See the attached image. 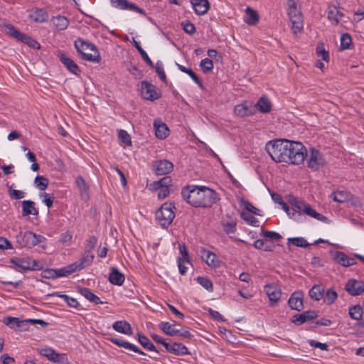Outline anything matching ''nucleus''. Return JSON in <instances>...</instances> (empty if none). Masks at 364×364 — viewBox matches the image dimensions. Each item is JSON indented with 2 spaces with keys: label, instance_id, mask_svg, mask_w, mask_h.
Returning <instances> with one entry per match:
<instances>
[{
  "label": "nucleus",
  "instance_id": "nucleus-59",
  "mask_svg": "<svg viewBox=\"0 0 364 364\" xmlns=\"http://www.w3.org/2000/svg\"><path fill=\"white\" fill-rule=\"evenodd\" d=\"M183 30L188 34L192 35L196 32V27L193 23L189 21H183L181 23Z\"/></svg>",
  "mask_w": 364,
  "mask_h": 364
},
{
  "label": "nucleus",
  "instance_id": "nucleus-49",
  "mask_svg": "<svg viewBox=\"0 0 364 364\" xmlns=\"http://www.w3.org/2000/svg\"><path fill=\"white\" fill-rule=\"evenodd\" d=\"M241 218L246 221L248 224L254 226V227H258L259 226V220L255 218L253 215L248 213L242 212L241 213Z\"/></svg>",
  "mask_w": 364,
  "mask_h": 364
},
{
  "label": "nucleus",
  "instance_id": "nucleus-54",
  "mask_svg": "<svg viewBox=\"0 0 364 364\" xmlns=\"http://www.w3.org/2000/svg\"><path fill=\"white\" fill-rule=\"evenodd\" d=\"M197 281L205 289H207L210 291H213V283L210 281V279H209L208 278L204 277H198Z\"/></svg>",
  "mask_w": 364,
  "mask_h": 364
},
{
  "label": "nucleus",
  "instance_id": "nucleus-14",
  "mask_svg": "<svg viewBox=\"0 0 364 364\" xmlns=\"http://www.w3.org/2000/svg\"><path fill=\"white\" fill-rule=\"evenodd\" d=\"M58 57L60 62L70 73L76 75H79L80 74L81 70L79 66L71 58H68L64 53H59Z\"/></svg>",
  "mask_w": 364,
  "mask_h": 364
},
{
  "label": "nucleus",
  "instance_id": "nucleus-16",
  "mask_svg": "<svg viewBox=\"0 0 364 364\" xmlns=\"http://www.w3.org/2000/svg\"><path fill=\"white\" fill-rule=\"evenodd\" d=\"M288 304L292 310L300 311L304 308L303 304V292L295 291L294 292L288 301Z\"/></svg>",
  "mask_w": 364,
  "mask_h": 364
},
{
  "label": "nucleus",
  "instance_id": "nucleus-40",
  "mask_svg": "<svg viewBox=\"0 0 364 364\" xmlns=\"http://www.w3.org/2000/svg\"><path fill=\"white\" fill-rule=\"evenodd\" d=\"M159 326L168 336H173L179 333V330L175 329L173 325L170 324L168 322H161Z\"/></svg>",
  "mask_w": 364,
  "mask_h": 364
},
{
  "label": "nucleus",
  "instance_id": "nucleus-27",
  "mask_svg": "<svg viewBox=\"0 0 364 364\" xmlns=\"http://www.w3.org/2000/svg\"><path fill=\"white\" fill-rule=\"evenodd\" d=\"M81 269H82L80 268V267H79V264L77 263V262H75L73 264L67 265L66 267H64L63 268L57 269L56 272H55L56 276L66 277L77 270Z\"/></svg>",
  "mask_w": 364,
  "mask_h": 364
},
{
  "label": "nucleus",
  "instance_id": "nucleus-26",
  "mask_svg": "<svg viewBox=\"0 0 364 364\" xmlns=\"http://www.w3.org/2000/svg\"><path fill=\"white\" fill-rule=\"evenodd\" d=\"M111 342L116 344L117 346L119 347H123L126 349H129L135 353H137L141 355H145V353L141 350L137 346L119 338H110Z\"/></svg>",
  "mask_w": 364,
  "mask_h": 364
},
{
  "label": "nucleus",
  "instance_id": "nucleus-9",
  "mask_svg": "<svg viewBox=\"0 0 364 364\" xmlns=\"http://www.w3.org/2000/svg\"><path fill=\"white\" fill-rule=\"evenodd\" d=\"M325 164L326 161L323 154L318 150L311 148L307 159V166L314 171H316L323 167Z\"/></svg>",
  "mask_w": 364,
  "mask_h": 364
},
{
  "label": "nucleus",
  "instance_id": "nucleus-23",
  "mask_svg": "<svg viewBox=\"0 0 364 364\" xmlns=\"http://www.w3.org/2000/svg\"><path fill=\"white\" fill-rule=\"evenodd\" d=\"M5 28L6 31V33L9 36L17 39L19 41L23 42L24 43H25V41H27V39L29 36H27V35L20 32L17 29H16V28L14 26H12L11 24L5 25Z\"/></svg>",
  "mask_w": 364,
  "mask_h": 364
},
{
  "label": "nucleus",
  "instance_id": "nucleus-55",
  "mask_svg": "<svg viewBox=\"0 0 364 364\" xmlns=\"http://www.w3.org/2000/svg\"><path fill=\"white\" fill-rule=\"evenodd\" d=\"M262 235L265 238H269L271 240L278 241L282 238V235L276 232L262 230Z\"/></svg>",
  "mask_w": 364,
  "mask_h": 364
},
{
  "label": "nucleus",
  "instance_id": "nucleus-28",
  "mask_svg": "<svg viewBox=\"0 0 364 364\" xmlns=\"http://www.w3.org/2000/svg\"><path fill=\"white\" fill-rule=\"evenodd\" d=\"M259 19V17L258 13L252 8L247 6L245 9V22L248 25L254 26L258 23Z\"/></svg>",
  "mask_w": 364,
  "mask_h": 364
},
{
  "label": "nucleus",
  "instance_id": "nucleus-45",
  "mask_svg": "<svg viewBox=\"0 0 364 364\" xmlns=\"http://www.w3.org/2000/svg\"><path fill=\"white\" fill-rule=\"evenodd\" d=\"M295 18L291 19V29L294 34L296 35L298 33L301 32L303 28V21L301 16H295Z\"/></svg>",
  "mask_w": 364,
  "mask_h": 364
},
{
  "label": "nucleus",
  "instance_id": "nucleus-30",
  "mask_svg": "<svg viewBox=\"0 0 364 364\" xmlns=\"http://www.w3.org/2000/svg\"><path fill=\"white\" fill-rule=\"evenodd\" d=\"M77 292L90 301L94 302L96 304H102V301L100 300V299L94 293H92L88 288L79 287H77Z\"/></svg>",
  "mask_w": 364,
  "mask_h": 364
},
{
  "label": "nucleus",
  "instance_id": "nucleus-42",
  "mask_svg": "<svg viewBox=\"0 0 364 364\" xmlns=\"http://www.w3.org/2000/svg\"><path fill=\"white\" fill-rule=\"evenodd\" d=\"M178 67L181 71L187 73L201 89L203 88V85L201 80L198 78L197 75L191 69L187 68L179 64H178Z\"/></svg>",
  "mask_w": 364,
  "mask_h": 364
},
{
  "label": "nucleus",
  "instance_id": "nucleus-4",
  "mask_svg": "<svg viewBox=\"0 0 364 364\" xmlns=\"http://www.w3.org/2000/svg\"><path fill=\"white\" fill-rule=\"evenodd\" d=\"M287 158L290 164H301L307 157V150L305 146L299 141H290Z\"/></svg>",
  "mask_w": 364,
  "mask_h": 364
},
{
  "label": "nucleus",
  "instance_id": "nucleus-51",
  "mask_svg": "<svg viewBox=\"0 0 364 364\" xmlns=\"http://www.w3.org/2000/svg\"><path fill=\"white\" fill-rule=\"evenodd\" d=\"M36 186L41 191H44L47 188L48 185V179L42 176H37L35 178Z\"/></svg>",
  "mask_w": 364,
  "mask_h": 364
},
{
  "label": "nucleus",
  "instance_id": "nucleus-8",
  "mask_svg": "<svg viewBox=\"0 0 364 364\" xmlns=\"http://www.w3.org/2000/svg\"><path fill=\"white\" fill-rule=\"evenodd\" d=\"M141 85V95L144 100L154 101L161 97V90L151 83L144 80Z\"/></svg>",
  "mask_w": 364,
  "mask_h": 364
},
{
  "label": "nucleus",
  "instance_id": "nucleus-7",
  "mask_svg": "<svg viewBox=\"0 0 364 364\" xmlns=\"http://www.w3.org/2000/svg\"><path fill=\"white\" fill-rule=\"evenodd\" d=\"M10 262L14 264V268L18 272H26L27 270L40 269L41 267L36 260L31 261L29 257H13Z\"/></svg>",
  "mask_w": 364,
  "mask_h": 364
},
{
  "label": "nucleus",
  "instance_id": "nucleus-41",
  "mask_svg": "<svg viewBox=\"0 0 364 364\" xmlns=\"http://www.w3.org/2000/svg\"><path fill=\"white\" fill-rule=\"evenodd\" d=\"M94 257L95 256L92 252H87V251H84L82 258L80 259V261L77 262V263L82 269L92 262Z\"/></svg>",
  "mask_w": 364,
  "mask_h": 364
},
{
  "label": "nucleus",
  "instance_id": "nucleus-47",
  "mask_svg": "<svg viewBox=\"0 0 364 364\" xmlns=\"http://www.w3.org/2000/svg\"><path fill=\"white\" fill-rule=\"evenodd\" d=\"M324 296V301L328 304L331 305L332 304L335 300L337 299L338 294L335 290L333 289H328L325 294Z\"/></svg>",
  "mask_w": 364,
  "mask_h": 364
},
{
  "label": "nucleus",
  "instance_id": "nucleus-29",
  "mask_svg": "<svg viewBox=\"0 0 364 364\" xmlns=\"http://www.w3.org/2000/svg\"><path fill=\"white\" fill-rule=\"evenodd\" d=\"M255 107L262 113H269L272 110V103L268 97L263 96L259 99Z\"/></svg>",
  "mask_w": 364,
  "mask_h": 364
},
{
  "label": "nucleus",
  "instance_id": "nucleus-39",
  "mask_svg": "<svg viewBox=\"0 0 364 364\" xmlns=\"http://www.w3.org/2000/svg\"><path fill=\"white\" fill-rule=\"evenodd\" d=\"M331 198L336 202L343 203L349 200V193L345 191H334L331 194Z\"/></svg>",
  "mask_w": 364,
  "mask_h": 364
},
{
  "label": "nucleus",
  "instance_id": "nucleus-33",
  "mask_svg": "<svg viewBox=\"0 0 364 364\" xmlns=\"http://www.w3.org/2000/svg\"><path fill=\"white\" fill-rule=\"evenodd\" d=\"M3 322L5 325L9 326L11 328L17 327L23 328V330H27V328L24 327V321L21 320L19 318L6 316L3 318Z\"/></svg>",
  "mask_w": 364,
  "mask_h": 364
},
{
  "label": "nucleus",
  "instance_id": "nucleus-2",
  "mask_svg": "<svg viewBox=\"0 0 364 364\" xmlns=\"http://www.w3.org/2000/svg\"><path fill=\"white\" fill-rule=\"evenodd\" d=\"M289 144V140L277 139L268 141L266 144L265 150L274 161L287 163L289 160L287 158Z\"/></svg>",
  "mask_w": 364,
  "mask_h": 364
},
{
  "label": "nucleus",
  "instance_id": "nucleus-56",
  "mask_svg": "<svg viewBox=\"0 0 364 364\" xmlns=\"http://www.w3.org/2000/svg\"><path fill=\"white\" fill-rule=\"evenodd\" d=\"M352 43L351 36L348 33H344L341 38V48L342 49H348Z\"/></svg>",
  "mask_w": 364,
  "mask_h": 364
},
{
  "label": "nucleus",
  "instance_id": "nucleus-5",
  "mask_svg": "<svg viewBox=\"0 0 364 364\" xmlns=\"http://www.w3.org/2000/svg\"><path fill=\"white\" fill-rule=\"evenodd\" d=\"M176 208L171 203H165L156 212V218L164 228H168L175 218Z\"/></svg>",
  "mask_w": 364,
  "mask_h": 364
},
{
  "label": "nucleus",
  "instance_id": "nucleus-35",
  "mask_svg": "<svg viewBox=\"0 0 364 364\" xmlns=\"http://www.w3.org/2000/svg\"><path fill=\"white\" fill-rule=\"evenodd\" d=\"M234 112L237 116L240 117L250 116V115L253 114V113H254L253 111L252 110V109L248 107L245 104H240V105H236L235 107Z\"/></svg>",
  "mask_w": 364,
  "mask_h": 364
},
{
  "label": "nucleus",
  "instance_id": "nucleus-18",
  "mask_svg": "<svg viewBox=\"0 0 364 364\" xmlns=\"http://www.w3.org/2000/svg\"><path fill=\"white\" fill-rule=\"evenodd\" d=\"M111 3L116 7L121 9H129L134 11L141 14L145 15V11L138 7L135 4L128 1L127 0H111Z\"/></svg>",
  "mask_w": 364,
  "mask_h": 364
},
{
  "label": "nucleus",
  "instance_id": "nucleus-15",
  "mask_svg": "<svg viewBox=\"0 0 364 364\" xmlns=\"http://www.w3.org/2000/svg\"><path fill=\"white\" fill-rule=\"evenodd\" d=\"M200 256L202 259L210 267L215 268L219 267L220 261L217 259L215 253L203 247L200 249Z\"/></svg>",
  "mask_w": 364,
  "mask_h": 364
},
{
  "label": "nucleus",
  "instance_id": "nucleus-11",
  "mask_svg": "<svg viewBox=\"0 0 364 364\" xmlns=\"http://www.w3.org/2000/svg\"><path fill=\"white\" fill-rule=\"evenodd\" d=\"M318 312L314 310L304 311L299 314H295L291 318V322L296 325H301L306 321H312L318 317Z\"/></svg>",
  "mask_w": 364,
  "mask_h": 364
},
{
  "label": "nucleus",
  "instance_id": "nucleus-31",
  "mask_svg": "<svg viewBox=\"0 0 364 364\" xmlns=\"http://www.w3.org/2000/svg\"><path fill=\"white\" fill-rule=\"evenodd\" d=\"M343 16V14L341 13L336 6H331L328 7V18L334 25H337Z\"/></svg>",
  "mask_w": 364,
  "mask_h": 364
},
{
  "label": "nucleus",
  "instance_id": "nucleus-34",
  "mask_svg": "<svg viewBox=\"0 0 364 364\" xmlns=\"http://www.w3.org/2000/svg\"><path fill=\"white\" fill-rule=\"evenodd\" d=\"M51 21L54 26L58 30H65L69 25V21L63 16L58 15L53 17Z\"/></svg>",
  "mask_w": 364,
  "mask_h": 364
},
{
  "label": "nucleus",
  "instance_id": "nucleus-13",
  "mask_svg": "<svg viewBox=\"0 0 364 364\" xmlns=\"http://www.w3.org/2000/svg\"><path fill=\"white\" fill-rule=\"evenodd\" d=\"M173 168V164L166 159L155 161L154 170L156 175H166L172 171Z\"/></svg>",
  "mask_w": 364,
  "mask_h": 364
},
{
  "label": "nucleus",
  "instance_id": "nucleus-57",
  "mask_svg": "<svg viewBox=\"0 0 364 364\" xmlns=\"http://www.w3.org/2000/svg\"><path fill=\"white\" fill-rule=\"evenodd\" d=\"M200 67L205 73L211 71L213 69V60L210 58L203 59L200 62Z\"/></svg>",
  "mask_w": 364,
  "mask_h": 364
},
{
  "label": "nucleus",
  "instance_id": "nucleus-10",
  "mask_svg": "<svg viewBox=\"0 0 364 364\" xmlns=\"http://www.w3.org/2000/svg\"><path fill=\"white\" fill-rule=\"evenodd\" d=\"M345 289L351 296L360 295L364 292V282L360 280L350 279L347 282Z\"/></svg>",
  "mask_w": 364,
  "mask_h": 364
},
{
  "label": "nucleus",
  "instance_id": "nucleus-46",
  "mask_svg": "<svg viewBox=\"0 0 364 364\" xmlns=\"http://www.w3.org/2000/svg\"><path fill=\"white\" fill-rule=\"evenodd\" d=\"M52 295L60 298H63L68 304V305L70 307L77 308L79 306V303L75 299L71 298L66 294H61L58 292H55L52 294Z\"/></svg>",
  "mask_w": 364,
  "mask_h": 364
},
{
  "label": "nucleus",
  "instance_id": "nucleus-22",
  "mask_svg": "<svg viewBox=\"0 0 364 364\" xmlns=\"http://www.w3.org/2000/svg\"><path fill=\"white\" fill-rule=\"evenodd\" d=\"M124 275L117 267H112L109 275V281L112 284L121 286L124 282Z\"/></svg>",
  "mask_w": 364,
  "mask_h": 364
},
{
  "label": "nucleus",
  "instance_id": "nucleus-58",
  "mask_svg": "<svg viewBox=\"0 0 364 364\" xmlns=\"http://www.w3.org/2000/svg\"><path fill=\"white\" fill-rule=\"evenodd\" d=\"M97 239L95 236L92 235L90 236L87 240L86 244L85 247V251H87V252H92L94 248L96 246Z\"/></svg>",
  "mask_w": 364,
  "mask_h": 364
},
{
  "label": "nucleus",
  "instance_id": "nucleus-43",
  "mask_svg": "<svg viewBox=\"0 0 364 364\" xmlns=\"http://www.w3.org/2000/svg\"><path fill=\"white\" fill-rule=\"evenodd\" d=\"M133 44L134 47L136 48V50L140 53L141 58L143 60L152 68H154V63L151 61V60L149 58L147 53L145 52V50L141 48V46L139 45V43L136 41L134 39L133 40Z\"/></svg>",
  "mask_w": 364,
  "mask_h": 364
},
{
  "label": "nucleus",
  "instance_id": "nucleus-32",
  "mask_svg": "<svg viewBox=\"0 0 364 364\" xmlns=\"http://www.w3.org/2000/svg\"><path fill=\"white\" fill-rule=\"evenodd\" d=\"M22 212L23 216L28 215H37L38 214V210L35 207L34 202L31 200H23L22 202Z\"/></svg>",
  "mask_w": 364,
  "mask_h": 364
},
{
  "label": "nucleus",
  "instance_id": "nucleus-60",
  "mask_svg": "<svg viewBox=\"0 0 364 364\" xmlns=\"http://www.w3.org/2000/svg\"><path fill=\"white\" fill-rule=\"evenodd\" d=\"M118 136L120 141L124 144L128 146L132 144L131 137L125 130H120L118 133Z\"/></svg>",
  "mask_w": 364,
  "mask_h": 364
},
{
  "label": "nucleus",
  "instance_id": "nucleus-24",
  "mask_svg": "<svg viewBox=\"0 0 364 364\" xmlns=\"http://www.w3.org/2000/svg\"><path fill=\"white\" fill-rule=\"evenodd\" d=\"M29 18L37 23H43L48 21V12L39 8H36L31 14H29Z\"/></svg>",
  "mask_w": 364,
  "mask_h": 364
},
{
  "label": "nucleus",
  "instance_id": "nucleus-38",
  "mask_svg": "<svg viewBox=\"0 0 364 364\" xmlns=\"http://www.w3.org/2000/svg\"><path fill=\"white\" fill-rule=\"evenodd\" d=\"M304 213L306 214L307 215L314 218L318 220L322 221V222H327L328 218L316 212L314 209L311 208V206L309 204H307L306 206H305V208L304 209Z\"/></svg>",
  "mask_w": 364,
  "mask_h": 364
},
{
  "label": "nucleus",
  "instance_id": "nucleus-12",
  "mask_svg": "<svg viewBox=\"0 0 364 364\" xmlns=\"http://www.w3.org/2000/svg\"><path fill=\"white\" fill-rule=\"evenodd\" d=\"M264 288L271 302L270 305L273 306L279 300L282 296L280 288L275 284H266Z\"/></svg>",
  "mask_w": 364,
  "mask_h": 364
},
{
  "label": "nucleus",
  "instance_id": "nucleus-20",
  "mask_svg": "<svg viewBox=\"0 0 364 364\" xmlns=\"http://www.w3.org/2000/svg\"><path fill=\"white\" fill-rule=\"evenodd\" d=\"M155 128V134L158 139H166L169 134V129L167 125L160 119H155L154 122Z\"/></svg>",
  "mask_w": 364,
  "mask_h": 364
},
{
  "label": "nucleus",
  "instance_id": "nucleus-1",
  "mask_svg": "<svg viewBox=\"0 0 364 364\" xmlns=\"http://www.w3.org/2000/svg\"><path fill=\"white\" fill-rule=\"evenodd\" d=\"M181 195L188 203L196 208H210L220 199L218 193L206 186L188 185L183 188Z\"/></svg>",
  "mask_w": 364,
  "mask_h": 364
},
{
  "label": "nucleus",
  "instance_id": "nucleus-25",
  "mask_svg": "<svg viewBox=\"0 0 364 364\" xmlns=\"http://www.w3.org/2000/svg\"><path fill=\"white\" fill-rule=\"evenodd\" d=\"M112 328L117 332L132 335V328L131 325L126 321H117L112 324Z\"/></svg>",
  "mask_w": 364,
  "mask_h": 364
},
{
  "label": "nucleus",
  "instance_id": "nucleus-50",
  "mask_svg": "<svg viewBox=\"0 0 364 364\" xmlns=\"http://www.w3.org/2000/svg\"><path fill=\"white\" fill-rule=\"evenodd\" d=\"M288 243H291L296 247H307L310 245L303 237H291L288 239Z\"/></svg>",
  "mask_w": 364,
  "mask_h": 364
},
{
  "label": "nucleus",
  "instance_id": "nucleus-19",
  "mask_svg": "<svg viewBox=\"0 0 364 364\" xmlns=\"http://www.w3.org/2000/svg\"><path fill=\"white\" fill-rule=\"evenodd\" d=\"M332 254L333 260L343 267H349L355 263L353 258L348 257L343 252L336 251Z\"/></svg>",
  "mask_w": 364,
  "mask_h": 364
},
{
  "label": "nucleus",
  "instance_id": "nucleus-21",
  "mask_svg": "<svg viewBox=\"0 0 364 364\" xmlns=\"http://www.w3.org/2000/svg\"><path fill=\"white\" fill-rule=\"evenodd\" d=\"M191 2L198 15L206 14L210 7L208 0H191Z\"/></svg>",
  "mask_w": 364,
  "mask_h": 364
},
{
  "label": "nucleus",
  "instance_id": "nucleus-53",
  "mask_svg": "<svg viewBox=\"0 0 364 364\" xmlns=\"http://www.w3.org/2000/svg\"><path fill=\"white\" fill-rule=\"evenodd\" d=\"M64 358H65V359L67 358H66V354L65 353H57L54 349L53 350L51 354L50 355V356L48 357V360L53 362V363H60L61 362H63V359Z\"/></svg>",
  "mask_w": 364,
  "mask_h": 364
},
{
  "label": "nucleus",
  "instance_id": "nucleus-6",
  "mask_svg": "<svg viewBox=\"0 0 364 364\" xmlns=\"http://www.w3.org/2000/svg\"><path fill=\"white\" fill-rule=\"evenodd\" d=\"M46 237L41 235H37L31 231H26L23 235L20 234L17 236V242L21 247L31 248L38 243L43 242Z\"/></svg>",
  "mask_w": 364,
  "mask_h": 364
},
{
  "label": "nucleus",
  "instance_id": "nucleus-62",
  "mask_svg": "<svg viewBox=\"0 0 364 364\" xmlns=\"http://www.w3.org/2000/svg\"><path fill=\"white\" fill-rule=\"evenodd\" d=\"M154 68H155V70H156V73L159 75L161 81L166 83L167 82L166 76L165 75V73H164V68H163L161 64L159 62H158V63H156V65Z\"/></svg>",
  "mask_w": 364,
  "mask_h": 364
},
{
  "label": "nucleus",
  "instance_id": "nucleus-63",
  "mask_svg": "<svg viewBox=\"0 0 364 364\" xmlns=\"http://www.w3.org/2000/svg\"><path fill=\"white\" fill-rule=\"evenodd\" d=\"M9 196L11 198L16 199V200L21 199L25 196L24 192H23L21 191H18V190L12 189V186H11L10 189L9 190Z\"/></svg>",
  "mask_w": 364,
  "mask_h": 364
},
{
  "label": "nucleus",
  "instance_id": "nucleus-17",
  "mask_svg": "<svg viewBox=\"0 0 364 364\" xmlns=\"http://www.w3.org/2000/svg\"><path fill=\"white\" fill-rule=\"evenodd\" d=\"M164 346L168 352L175 355H183L189 353L186 346L180 343L173 342L171 343L166 342V343H164Z\"/></svg>",
  "mask_w": 364,
  "mask_h": 364
},
{
  "label": "nucleus",
  "instance_id": "nucleus-52",
  "mask_svg": "<svg viewBox=\"0 0 364 364\" xmlns=\"http://www.w3.org/2000/svg\"><path fill=\"white\" fill-rule=\"evenodd\" d=\"M76 185L80 189L81 195L83 193H87L89 187L87 185L85 179L81 176H79L76 178Z\"/></svg>",
  "mask_w": 364,
  "mask_h": 364
},
{
  "label": "nucleus",
  "instance_id": "nucleus-64",
  "mask_svg": "<svg viewBox=\"0 0 364 364\" xmlns=\"http://www.w3.org/2000/svg\"><path fill=\"white\" fill-rule=\"evenodd\" d=\"M40 197H43V202L46 203V206L48 208H50L53 206L54 197L49 195L48 193L43 192L40 193Z\"/></svg>",
  "mask_w": 364,
  "mask_h": 364
},
{
  "label": "nucleus",
  "instance_id": "nucleus-44",
  "mask_svg": "<svg viewBox=\"0 0 364 364\" xmlns=\"http://www.w3.org/2000/svg\"><path fill=\"white\" fill-rule=\"evenodd\" d=\"M348 314L352 319L360 320L363 316V309L359 304L353 306L349 309Z\"/></svg>",
  "mask_w": 364,
  "mask_h": 364
},
{
  "label": "nucleus",
  "instance_id": "nucleus-37",
  "mask_svg": "<svg viewBox=\"0 0 364 364\" xmlns=\"http://www.w3.org/2000/svg\"><path fill=\"white\" fill-rule=\"evenodd\" d=\"M309 294L312 299L319 301L324 295V288L316 284L309 290Z\"/></svg>",
  "mask_w": 364,
  "mask_h": 364
},
{
  "label": "nucleus",
  "instance_id": "nucleus-3",
  "mask_svg": "<svg viewBox=\"0 0 364 364\" xmlns=\"http://www.w3.org/2000/svg\"><path fill=\"white\" fill-rule=\"evenodd\" d=\"M75 47L83 60L97 63L100 61V53L94 44L78 38L75 41Z\"/></svg>",
  "mask_w": 364,
  "mask_h": 364
},
{
  "label": "nucleus",
  "instance_id": "nucleus-61",
  "mask_svg": "<svg viewBox=\"0 0 364 364\" xmlns=\"http://www.w3.org/2000/svg\"><path fill=\"white\" fill-rule=\"evenodd\" d=\"M244 208L248 212L253 213L256 215H262L260 210L255 207L250 202L245 200L244 201Z\"/></svg>",
  "mask_w": 364,
  "mask_h": 364
},
{
  "label": "nucleus",
  "instance_id": "nucleus-36",
  "mask_svg": "<svg viewBox=\"0 0 364 364\" xmlns=\"http://www.w3.org/2000/svg\"><path fill=\"white\" fill-rule=\"evenodd\" d=\"M138 341L140 344L146 349L149 350H153L159 353V350L156 349V346L154 345L152 342L144 335L138 333L137 334Z\"/></svg>",
  "mask_w": 364,
  "mask_h": 364
},
{
  "label": "nucleus",
  "instance_id": "nucleus-48",
  "mask_svg": "<svg viewBox=\"0 0 364 364\" xmlns=\"http://www.w3.org/2000/svg\"><path fill=\"white\" fill-rule=\"evenodd\" d=\"M316 55L318 57H321L324 61L328 62L329 60L328 51L325 50L324 44L323 43H320L317 45Z\"/></svg>",
  "mask_w": 364,
  "mask_h": 364
}]
</instances>
